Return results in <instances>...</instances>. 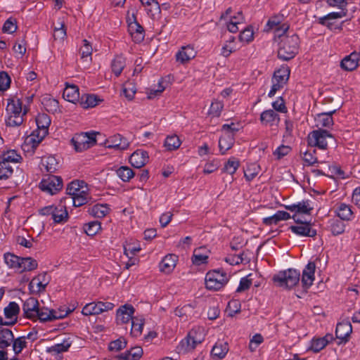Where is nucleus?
<instances>
[{"label": "nucleus", "mask_w": 360, "mask_h": 360, "mask_svg": "<svg viewBox=\"0 0 360 360\" xmlns=\"http://www.w3.org/2000/svg\"><path fill=\"white\" fill-rule=\"evenodd\" d=\"M283 33L278 34L281 40L279 43L278 50V58L283 61L290 60L295 57L298 53L300 48V38L297 34L292 35H285V33L289 29V26L283 24L281 26Z\"/></svg>", "instance_id": "f257e3e1"}, {"label": "nucleus", "mask_w": 360, "mask_h": 360, "mask_svg": "<svg viewBox=\"0 0 360 360\" xmlns=\"http://www.w3.org/2000/svg\"><path fill=\"white\" fill-rule=\"evenodd\" d=\"M328 143L336 148L337 141L332 134L323 129H318L309 132L307 136V144L311 148L327 150Z\"/></svg>", "instance_id": "f03ea898"}, {"label": "nucleus", "mask_w": 360, "mask_h": 360, "mask_svg": "<svg viewBox=\"0 0 360 360\" xmlns=\"http://www.w3.org/2000/svg\"><path fill=\"white\" fill-rule=\"evenodd\" d=\"M278 286L285 289H291L300 281V272L295 269L281 271L272 278Z\"/></svg>", "instance_id": "7ed1b4c3"}, {"label": "nucleus", "mask_w": 360, "mask_h": 360, "mask_svg": "<svg viewBox=\"0 0 360 360\" xmlns=\"http://www.w3.org/2000/svg\"><path fill=\"white\" fill-rule=\"evenodd\" d=\"M204 340L203 330L200 328H193L179 343L177 349L179 352H189L194 350L198 344Z\"/></svg>", "instance_id": "20e7f679"}, {"label": "nucleus", "mask_w": 360, "mask_h": 360, "mask_svg": "<svg viewBox=\"0 0 360 360\" xmlns=\"http://www.w3.org/2000/svg\"><path fill=\"white\" fill-rule=\"evenodd\" d=\"M205 280L207 289L217 291L228 283L229 277L223 269H214L206 274Z\"/></svg>", "instance_id": "39448f33"}, {"label": "nucleus", "mask_w": 360, "mask_h": 360, "mask_svg": "<svg viewBox=\"0 0 360 360\" xmlns=\"http://www.w3.org/2000/svg\"><path fill=\"white\" fill-rule=\"evenodd\" d=\"M96 134L99 133L90 131L77 134L71 139V145L77 153L84 151L96 145Z\"/></svg>", "instance_id": "423d86ee"}, {"label": "nucleus", "mask_w": 360, "mask_h": 360, "mask_svg": "<svg viewBox=\"0 0 360 360\" xmlns=\"http://www.w3.org/2000/svg\"><path fill=\"white\" fill-rule=\"evenodd\" d=\"M63 185L60 176L49 174L41 179L39 186L42 191L54 195L62 189Z\"/></svg>", "instance_id": "0eeeda50"}, {"label": "nucleus", "mask_w": 360, "mask_h": 360, "mask_svg": "<svg viewBox=\"0 0 360 360\" xmlns=\"http://www.w3.org/2000/svg\"><path fill=\"white\" fill-rule=\"evenodd\" d=\"M346 15V12H332L323 17H320L317 20V22L323 26L326 27L331 31L342 30V23L340 25L335 24L334 20L336 19L341 18Z\"/></svg>", "instance_id": "6e6552de"}, {"label": "nucleus", "mask_w": 360, "mask_h": 360, "mask_svg": "<svg viewBox=\"0 0 360 360\" xmlns=\"http://www.w3.org/2000/svg\"><path fill=\"white\" fill-rule=\"evenodd\" d=\"M316 264L314 262H309L302 271L301 283L305 292L312 285L314 281Z\"/></svg>", "instance_id": "1a4fd4ad"}, {"label": "nucleus", "mask_w": 360, "mask_h": 360, "mask_svg": "<svg viewBox=\"0 0 360 360\" xmlns=\"http://www.w3.org/2000/svg\"><path fill=\"white\" fill-rule=\"evenodd\" d=\"M352 332V326L349 321L338 323L335 330V337L339 340L338 345L347 342Z\"/></svg>", "instance_id": "9d476101"}, {"label": "nucleus", "mask_w": 360, "mask_h": 360, "mask_svg": "<svg viewBox=\"0 0 360 360\" xmlns=\"http://www.w3.org/2000/svg\"><path fill=\"white\" fill-rule=\"evenodd\" d=\"M135 311L134 307L131 304H125L121 306L116 313V322L117 324H124L134 319Z\"/></svg>", "instance_id": "9b49d317"}, {"label": "nucleus", "mask_w": 360, "mask_h": 360, "mask_svg": "<svg viewBox=\"0 0 360 360\" xmlns=\"http://www.w3.org/2000/svg\"><path fill=\"white\" fill-rule=\"evenodd\" d=\"M105 146L108 148L124 150L129 147V142L125 137L120 134H117L108 139L105 142Z\"/></svg>", "instance_id": "f8f14e48"}, {"label": "nucleus", "mask_w": 360, "mask_h": 360, "mask_svg": "<svg viewBox=\"0 0 360 360\" xmlns=\"http://www.w3.org/2000/svg\"><path fill=\"white\" fill-rule=\"evenodd\" d=\"M134 20L128 21V31L135 43H141L145 37V31L143 27L137 22L134 15H133Z\"/></svg>", "instance_id": "ddd939ff"}, {"label": "nucleus", "mask_w": 360, "mask_h": 360, "mask_svg": "<svg viewBox=\"0 0 360 360\" xmlns=\"http://www.w3.org/2000/svg\"><path fill=\"white\" fill-rule=\"evenodd\" d=\"M39 304L37 299L30 297L22 304L23 316L25 318L34 320V314L39 309Z\"/></svg>", "instance_id": "4468645a"}, {"label": "nucleus", "mask_w": 360, "mask_h": 360, "mask_svg": "<svg viewBox=\"0 0 360 360\" xmlns=\"http://www.w3.org/2000/svg\"><path fill=\"white\" fill-rule=\"evenodd\" d=\"M328 157V153H326V158H321L318 155L316 149L309 147V148L303 153L302 160L305 162V165L312 166L316 163L326 162Z\"/></svg>", "instance_id": "2eb2a0df"}, {"label": "nucleus", "mask_w": 360, "mask_h": 360, "mask_svg": "<svg viewBox=\"0 0 360 360\" xmlns=\"http://www.w3.org/2000/svg\"><path fill=\"white\" fill-rule=\"evenodd\" d=\"M289 229L292 233L300 236L313 238L317 234L316 230L312 229L311 223L307 221L301 222V224L297 226H290Z\"/></svg>", "instance_id": "dca6fc26"}, {"label": "nucleus", "mask_w": 360, "mask_h": 360, "mask_svg": "<svg viewBox=\"0 0 360 360\" xmlns=\"http://www.w3.org/2000/svg\"><path fill=\"white\" fill-rule=\"evenodd\" d=\"M149 156L146 150L138 149L129 158V162L135 168H141L148 162Z\"/></svg>", "instance_id": "f3484780"}, {"label": "nucleus", "mask_w": 360, "mask_h": 360, "mask_svg": "<svg viewBox=\"0 0 360 360\" xmlns=\"http://www.w3.org/2000/svg\"><path fill=\"white\" fill-rule=\"evenodd\" d=\"M360 53L354 51L345 56L340 63V67L346 71H352L359 66Z\"/></svg>", "instance_id": "a211bd4d"}, {"label": "nucleus", "mask_w": 360, "mask_h": 360, "mask_svg": "<svg viewBox=\"0 0 360 360\" xmlns=\"http://www.w3.org/2000/svg\"><path fill=\"white\" fill-rule=\"evenodd\" d=\"M196 56V52L191 45L182 46L176 53V60L177 62L184 64L188 63Z\"/></svg>", "instance_id": "6ab92c4d"}, {"label": "nucleus", "mask_w": 360, "mask_h": 360, "mask_svg": "<svg viewBox=\"0 0 360 360\" xmlns=\"http://www.w3.org/2000/svg\"><path fill=\"white\" fill-rule=\"evenodd\" d=\"M103 100L95 94H84L80 97L79 105L84 109L94 108Z\"/></svg>", "instance_id": "aec40b11"}, {"label": "nucleus", "mask_w": 360, "mask_h": 360, "mask_svg": "<svg viewBox=\"0 0 360 360\" xmlns=\"http://www.w3.org/2000/svg\"><path fill=\"white\" fill-rule=\"evenodd\" d=\"M229 352V345L227 342L218 340L213 346L211 350V355L213 359H222Z\"/></svg>", "instance_id": "412c9836"}, {"label": "nucleus", "mask_w": 360, "mask_h": 360, "mask_svg": "<svg viewBox=\"0 0 360 360\" xmlns=\"http://www.w3.org/2000/svg\"><path fill=\"white\" fill-rule=\"evenodd\" d=\"M63 97L68 101L75 103L79 101V87L75 84H67L63 90Z\"/></svg>", "instance_id": "4be33fe9"}, {"label": "nucleus", "mask_w": 360, "mask_h": 360, "mask_svg": "<svg viewBox=\"0 0 360 360\" xmlns=\"http://www.w3.org/2000/svg\"><path fill=\"white\" fill-rule=\"evenodd\" d=\"M177 256L175 255H166L160 263V270L165 274H169L176 266Z\"/></svg>", "instance_id": "5701e85b"}, {"label": "nucleus", "mask_w": 360, "mask_h": 360, "mask_svg": "<svg viewBox=\"0 0 360 360\" xmlns=\"http://www.w3.org/2000/svg\"><path fill=\"white\" fill-rule=\"evenodd\" d=\"M87 190V184L84 181L75 180L68 184L66 188V193L70 197H74L79 194L80 191Z\"/></svg>", "instance_id": "b1692460"}, {"label": "nucleus", "mask_w": 360, "mask_h": 360, "mask_svg": "<svg viewBox=\"0 0 360 360\" xmlns=\"http://www.w3.org/2000/svg\"><path fill=\"white\" fill-rule=\"evenodd\" d=\"M290 218L291 216L288 212L278 210L274 215L264 218L262 223L266 226H271L272 224L276 225L280 221L287 220Z\"/></svg>", "instance_id": "393cba45"}, {"label": "nucleus", "mask_w": 360, "mask_h": 360, "mask_svg": "<svg viewBox=\"0 0 360 360\" xmlns=\"http://www.w3.org/2000/svg\"><path fill=\"white\" fill-rule=\"evenodd\" d=\"M290 73V68L287 65H283L274 72L272 80L285 85L289 79Z\"/></svg>", "instance_id": "a878e982"}, {"label": "nucleus", "mask_w": 360, "mask_h": 360, "mask_svg": "<svg viewBox=\"0 0 360 360\" xmlns=\"http://www.w3.org/2000/svg\"><path fill=\"white\" fill-rule=\"evenodd\" d=\"M335 213L342 221H351L354 217L351 206L344 202L338 205Z\"/></svg>", "instance_id": "bb28decb"}, {"label": "nucleus", "mask_w": 360, "mask_h": 360, "mask_svg": "<svg viewBox=\"0 0 360 360\" xmlns=\"http://www.w3.org/2000/svg\"><path fill=\"white\" fill-rule=\"evenodd\" d=\"M260 120L262 124L265 125L272 126L274 124H278L280 117L279 115L274 110H266L262 112L260 115Z\"/></svg>", "instance_id": "cd10ccee"}, {"label": "nucleus", "mask_w": 360, "mask_h": 360, "mask_svg": "<svg viewBox=\"0 0 360 360\" xmlns=\"http://www.w3.org/2000/svg\"><path fill=\"white\" fill-rule=\"evenodd\" d=\"M22 101L20 98H9L6 106V112L8 115H21L22 110Z\"/></svg>", "instance_id": "c85d7f7f"}, {"label": "nucleus", "mask_w": 360, "mask_h": 360, "mask_svg": "<svg viewBox=\"0 0 360 360\" xmlns=\"http://www.w3.org/2000/svg\"><path fill=\"white\" fill-rule=\"evenodd\" d=\"M205 247H200L195 249L192 257V262L193 264L200 266L207 263L208 255L207 254Z\"/></svg>", "instance_id": "c756f323"}, {"label": "nucleus", "mask_w": 360, "mask_h": 360, "mask_svg": "<svg viewBox=\"0 0 360 360\" xmlns=\"http://www.w3.org/2000/svg\"><path fill=\"white\" fill-rule=\"evenodd\" d=\"M234 144V137L232 134H224L219 138V148L221 155L232 148Z\"/></svg>", "instance_id": "7c9ffc66"}, {"label": "nucleus", "mask_w": 360, "mask_h": 360, "mask_svg": "<svg viewBox=\"0 0 360 360\" xmlns=\"http://www.w3.org/2000/svg\"><path fill=\"white\" fill-rule=\"evenodd\" d=\"M56 211L51 218L55 224H61L68 221V213L65 205L60 204L56 206Z\"/></svg>", "instance_id": "2f4dec72"}, {"label": "nucleus", "mask_w": 360, "mask_h": 360, "mask_svg": "<svg viewBox=\"0 0 360 360\" xmlns=\"http://www.w3.org/2000/svg\"><path fill=\"white\" fill-rule=\"evenodd\" d=\"M328 228L333 236H338L345 232V224L342 220L333 218L328 220Z\"/></svg>", "instance_id": "473e14b6"}, {"label": "nucleus", "mask_w": 360, "mask_h": 360, "mask_svg": "<svg viewBox=\"0 0 360 360\" xmlns=\"http://www.w3.org/2000/svg\"><path fill=\"white\" fill-rule=\"evenodd\" d=\"M14 340L13 332L8 328H0V349H4Z\"/></svg>", "instance_id": "72a5a7b5"}, {"label": "nucleus", "mask_w": 360, "mask_h": 360, "mask_svg": "<svg viewBox=\"0 0 360 360\" xmlns=\"http://www.w3.org/2000/svg\"><path fill=\"white\" fill-rule=\"evenodd\" d=\"M337 109H335L332 111L318 114L316 121L319 125L322 127H330L333 125V115L335 113Z\"/></svg>", "instance_id": "f704fd0d"}, {"label": "nucleus", "mask_w": 360, "mask_h": 360, "mask_svg": "<svg viewBox=\"0 0 360 360\" xmlns=\"http://www.w3.org/2000/svg\"><path fill=\"white\" fill-rule=\"evenodd\" d=\"M19 272L31 271L36 269L38 266V262L36 259L30 257H22Z\"/></svg>", "instance_id": "c9c22d12"}, {"label": "nucleus", "mask_w": 360, "mask_h": 360, "mask_svg": "<svg viewBox=\"0 0 360 360\" xmlns=\"http://www.w3.org/2000/svg\"><path fill=\"white\" fill-rule=\"evenodd\" d=\"M109 210L110 208L107 204H96L90 207L88 212L95 217L103 218L109 212Z\"/></svg>", "instance_id": "e433bc0d"}, {"label": "nucleus", "mask_w": 360, "mask_h": 360, "mask_svg": "<svg viewBox=\"0 0 360 360\" xmlns=\"http://www.w3.org/2000/svg\"><path fill=\"white\" fill-rule=\"evenodd\" d=\"M4 259L5 263L11 269H18L20 267V261H22V257L17 256L13 253L6 252L4 255Z\"/></svg>", "instance_id": "4c0bfd02"}, {"label": "nucleus", "mask_w": 360, "mask_h": 360, "mask_svg": "<svg viewBox=\"0 0 360 360\" xmlns=\"http://www.w3.org/2000/svg\"><path fill=\"white\" fill-rule=\"evenodd\" d=\"M125 65V58L122 56H117L111 63L112 71L116 77H119Z\"/></svg>", "instance_id": "58836bf2"}, {"label": "nucleus", "mask_w": 360, "mask_h": 360, "mask_svg": "<svg viewBox=\"0 0 360 360\" xmlns=\"http://www.w3.org/2000/svg\"><path fill=\"white\" fill-rule=\"evenodd\" d=\"M66 199L70 200L75 207H80L86 204L91 199V197L86 190L85 191H80L79 195H77L74 197L65 198V200Z\"/></svg>", "instance_id": "ea45409f"}, {"label": "nucleus", "mask_w": 360, "mask_h": 360, "mask_svg": "<svg viewBox=\"0 0 360 360\" xmlns=\"http://www.w3.org/2000/svg\"><path fill=\"white\" fill-rule=\"evenodd\" d=\"M20 311L19 305L15 302H9L4 309V316L6 319H12L15 317L18 318Z\"/></svg>", "instance_id": "a19ab883"}, {"label": "nucleus", "mask_w": 360, "mask_h": 360, "mask_svg": "<svg viewBox=\"0 0 360 360\" xmlns=\"http://www.w3.org/2000/svg\"><path fill=\"white\" fill-rule=\"evenodd\" d=\"M181 141L176 134L167 136L165 140L164 146L168 150H176L181 146Z\"/></svg>", "instance_id": "79ce46f5"}, {"label": "nucleus", "mask_w": 360, "mask_h": 360, "mask_svg": "<svg viewBox=\"0 0 360 360\" xmlns=\"http://www.w3.org/2000/svg\"><path fill=\"white\" fill-rule=\"evenodd\" d=\"M117 175L124 181L128 182L135 176L134 171L127 166H122L116 170Z\"/></svg>", "instance_id": "37998d69"}, {"label": "nucleus", "mask_w": 360, "mask_h": 360, "mask_svg": "<svg viewBox=\"0 0 360 360\" xmlns=\"http://www.w3.org/2000/svg\"><path fill=\"white\" fill-rule=\"evenodd\" d=\"M193 310L194 307L191 304H187L182 307H176L174 310V314L179 317L187 319L188 317L193 314Z\"/></svg>", "instance_id": "c03bdc74"}, {"label": "nucleus", "mask_w": 360, "mask_h": 360, "mask_svg": "<svg viewBox=\"0 0 360 360\" xmlns=\"http://www.w3.org/2000/svg\"><path fill=\"white\" fill-rule=\"evenodd\" d=\"M45 109L49 112L55 113L59 111V103L58 101L53 98H44L42 101Z\"/></svg>", "instance_id": "a18cd8bd"}, {"label": "nucleus", "mask_w": 360, "mask_h": 360, "mask_svg": "<svg viewBox=\"0 0 360 360\" xmlns=\"http://www.w3.org/2000/svg\"><path fill=\"white\" fill-rule=\"evenodd\" d=\"M84 231L89 236H95L101 229V223L98 221H94L84 225Z\"/></svg>", "instance_id": "49530a36"}, {"label": "nucleus", "mask_w": 360, "mask_h": 360, "mask_svg": "<svg viewBox=\"0 0 360 360\" xmlns=\"http://www.w3.org/2000/svg\"><path fill=\"white\" fill-rule=\"evenodd\" d=\"M240 308L241 304L238 300H232L229 301L226 309L227 316L230 317L234 316L236 314L240 312Z\"/></svg>", "instance_id": "de8ad7c7"}, {"label": "nucleus", "mask_w": 360, "mask_h": 360, "mask_svg": "<svg viewBox=\"0 0 360 360\" xmlns=\"http://www.w3.org/2000/svg\"><path fill=\"white\" fill-rule=\"evenodd\" d=\"M22 160V157L14 150H8L1 155V160L6 162L17 163Z\"/></svg>", "instance_id": "09e8293b"}, {"label": "nucleus", "mask_w": 360, "mask_h": 360, "mask_svg": "<svg viewBox=\"0 0 360 360\" xmlns=\"http://www.w3.org/2000/svg\"><path fill=\"white\" fill-rule=\"evenodd\" d=\"M42 165L45 167V169L49 173H54L57 169L58 162L53 156H49L46 159L42 160Z\"/></svg>", "instance_id": "8fccbe9b"}, {"label": "nucleus", "mask_w": 360, "mask_h": 360, "mask_svg": "<svg viewBox=\"0 0 360 360\" xmlns=\"http://www.w3.org/2000/svg\"><path fill=\"white\" fill-rule=\"evenodd\" d=\"M143 324V319H139L136 317H134L131 321V334L134 337L139 336L142 333Z\"/></svg>", "instance_id": "3c124183"}, {"label": "nucleus", "mask_w": 360, "mask_h": 360, "mask_svg": "<svg viewBox=\"0 0 360 360\" xmlns=\"http://www.w3.org/2000/svg\"><path fill=\"white\" fill-rule=\"evenodd\" d=\"M239 166L240 162L235 157H231L224 165L223 171L230 174H233Z\"/></svg>", "instance_id": "603ef678"}, {"label": "nucleus", "mask_w": 360, "mask_h": 360, "mask_svg": "<svg viewBox=\"0 0 360 360\" xmlns=\"http://www.w3.org/2000/svg\"><path fill=\"white\" fill-rule=\"evenodd\" d=\"M13 169L10 162L0 160V179H7L13 174Z\"/></svg>", "instance_id": "864d4df0"}, {"label": "nucleus", "mask_w": 360, "mask_h": 360, "mask_svg": "<svg viewBox=\"0 0 360 360\" xmlns=\"http://www.w3.org/2000/svg\"><path fill=\"white\" fill-rule=\"evenodd\" d=\"M36 124L39 129H49V127L51 124V119L45 113L39 114L36 117Z\"/></svg>", "instance_id": "5fc2aeb1"}, {"label": "nucleus", "mask_w": 360, "mask_h": 360, "mask_svg": "<svg viewBox=\"0 0 360 360\" xmlns=\"http://www.w3.org/2000/svg\"><path fill=\"white\" fill-rule=\"evenodd\" d=\"M127 342L124 338H118L111 341L108 345V349L111 352H119L127 347Z\"/></svg>", "instance_id": "6e6d98bb"}, {"label": "nucleus", "mask_w": 360, "mask_h": 360, "mask_svg": "<svg viewBox=\"0 0 360 360\" xmlns=\"http://www.w3.org/2000/svg\"><path fill=\"white\" fill-rule=\"evenodd\" d=\"M17 21L15 18H9L7 19L2 27L4 33L13 34L17 30Z\"/></svg>", "instance_id": "4d7b16f0"}, {"label": "nucleus", "mask_w": 360, "mask_h": 360, "mask_svg": "<svg viewBox=\"0 0 360 360\" xmlns=\"http://www.w3.org/2000/svg\"><path fill=\"white\" fill-rule=\"evenodd\" d=\"M281 22V17L278 16V15H275L269 19L266 27H268L267 28L268 30H271V29H273V28L278 26V27L276 29L277 34H281V33H283V30L281 28V26L283 25H280Z\"/></svg>", "instance_id": "13d9d810"}, {"label": "nucleus", "mask_w": 360, "mask_h": 360, "mask_svg": "<svg viewBox=\"0 0 360 360\" xmlns=\"http://www.w3.org/2000/svg\"><path fill=\"white\" fill-rule=\"evenodd\" d=\"M82 313L84 316L97 315L101 314L97 303L91 302L86 304L82 309Z\"/></svg>", "instance_id": "bf43d9fd"}, {"label": "nucleus", "mask_w": 360, "mask_h": 360, "mask_svg": "<svg viewBox=\"0 0 360 360\" xmlns=\"http://www.w3.org/2000/svg\"><path fill=\"white\" fill-rule=\"evenodd\" d=\"M254 32L252 26H248L239 34V40L249 43L253 40Z\"/></svg>", "instance_id": "052dcab7"}, {"label": "nucleus", "mask_w": 360, "mask_h": 360, "mask_svg": "<svg viewBox=\"0 0 360 360\" xmlns=\"http://www.w3.org/2000/svg\"><path fill=\"white\" fill-rule=\"evenodd\" d=\"M25 340V337L22 336L13 340V349L16 355L19 354L26 347L27 342Z\"/></svg>", "instance_id": "680f3d73"}, {"label": "nucleus", "mask_w": 360, "mask_h": 360, "mask_svg": "<svg viewBox=\"0 0 360 360\" xmlns=\"http://www.w3.org/2000/svg\"><path fill=\"white\" fill-rule=\"evenodd\" d=\"M252 274H249L245 277H243L239 283V285L236 289L237 292H242L248 290L252 284V279L250 278Z\"/></svg>", "instance_id": "e2e57ef3"}, {"label": "nucleus", "mask_w": 360, "mask_h": 360, "mask_svg": "<svg viewBox=\"0 0 360 360\" xmlns=\"http://www.w3.org/2000/svg\"><path fill=\"white\" fill-rule=\"evenodd\" d=\"M11 79L5 71L0 72V91H4L10 87Z\"/></svg>", "instance_id": "0e129e2a"}, {"label": "nucleus", "mask_w": 360, "mask_h": 360, "mask_svg": "<svg viewBox=\"0 0 360 360\" xmlns=\"http://www.w3.org/2000/svg\"><path fill=\"white\" fill-rule=\"evenodd\" d=\"M327 345V340L324 339L316 338L313 339L311 342L310 349L314 352H319Z\"/></svg>", "instance_id": "69168bd1"}, {"label": "nucleus", "mask_w": 360, "mask_h": 360, "mask_svg": "<svg viewBox=\"0 0 360 360\" xmlns=\"http://www.w3.org/2000/svg\"><path fill=\"white\" fill-rule=\"evenodd\" d=\"M5 121L6 125L8 127H18L22 124L23 119L22 115H8Z\"/></svg>", "instance_id": "338daca9"}, {"label": "nucleus", "mask_w": 360, "mask_h": 360, "mask_svg": "<svg viewBox=\"0 0 360 360\" xmlns=\"http://www.w3.org/2000/svg\"><path fill=\"white\" fill-rule=\"evenodd\" d=\"M224 104L222 102L219 101H213L211 103L209 114L212 115L213 117H219L221 114V112L223 109Z\"/></svg>", "instance_id": "774afa93"}]
</instances>
